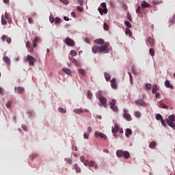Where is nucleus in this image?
Masks as SVG:
<instances>
[{
  "mask_svg": "<svg viewBox=\"0 0 175 175\" xmlns=\"http://www.w3.org/2000/svg\"><path fill=\"white\" fill-rule=\"evenodd\" d=\"M85 157H84V156H81V157H80V161H81V162H85Z\"/></svg>",
  "mask_w": 175,
  "mask_h": 175,
  "instance_id": "59",
  "label": "nucleus"
},
{
  "mask_svg": "<svg viewBox=\"0 0 175 175\" xmlns=\"http://www.w3.org/2000/svg\"><path fill=\"white\" fill-rule=\"evenodd\" d=\"M90 162L88 160H85V162H83L85 166H90Z\"/></svg>",
  "mask_w": 175,
  "mask_h": 175,
  "instance_id": "45",
  "label": "nucleus"
},
{
  "mask_svg": "<svg viewBox=\"0 0 175 175\" xmlns=\"http://www.w3.org/2000/svg\"><path fill=\"white\" fill-rule=\"evenodd\" d=\"M70 54H71L72 57H76L77 55V52H76V51H75V50H72L70 51Z\"/></svg>",
  "mask_w": 175,
  "mask_h": 175,
  "instance_id": "37",
  "label": "nucleus"
},
{
  "mask_svg": "<svg viewBox=\"0 0 175 175\" xmlns=\"http://www.w3.org/2000/svg\"><path fill=\"white\" fill-rule=\"evenodd\" d=\"M6 42L7 43H12V38L10 37H7Z\"/></svg>",
  "mask_w": 175,
  "mask_h": 175,
  "instance_id": "49",
  "label": "nucleus"
},
{
  "mask_svg": "<svg viewBox=\"0 0 175 175\" xmlns=\"http://www.w3.org/2000/svg\"><path fill=\"white\" fill-rule=\"evenodd\" d=\"M142 6L138 5L135 10L136 13H137L139 14H142Z\"/></svg>",
  "mask_w": 175,
  "mask_h": 175,
  "instance_id": "29",
  "label": "nucleus"
},
{
  "mask_svg": "<svg viewBox=\"0 0 175 175\" xmlns=\"http://www.w3.org/2000/svg\"><path fill=\"white\" fill-rule=\"evenodd\" d=\"M96 97L98 98V99L103 98V96H102V92L100 90H98L97 92H96Z\"/></svg>",
  "mask_w": 175,
  "mask_h": 175,
  "instance_id": "22",
  "label": "nucleus"
},
{
  "mask_svg": "<svg viewBox=\"0 0 175 175\" xmlns=\"http://www.w3.org/2000/svg\"><path fill=\"white\" fill-rule=\"evenodd\" d=\"M5 106H6V107H7L8 109H9V107H10V106H12V103H11V102L7 103L6 105H5Z\"/></svg>",
  "mask_w": 175,
  "mask_h": 175,
  "instance_id": "53",
  "label": "nucleus"
},
{
  "mask_svg": "<svg viewBox=\"0 0 175 175\" xmlns=\"http://www.w3.org/2000/svg\"><path fill=\"white\" fill-rule=\"evenodd\" d=\"M149 53H150L151 57H154V55H155V50H154V49H152V48L149 49Z\"/></svg>",
  "mask_w": 175,
  "mask_h": 175,
  "instance_id": "30",
  "label": "nucleus"
},
{
  "mask_svg": "<svg viewBox=\"0 0 175 175\" xmlns=\"http://www.w3.org/2000/svg\"><path fill=\"white\" fill-rule=\"evenodd\" d=\"M129 76L130 77V81L131 83H133V77H132V74L131 72H129Z\"/></svg>",
  "mask_w": 175,
  "mask_h": 175,
  "instance_id": "56",
  "label": "nucleus"
},
{
  "mask_svg": "<svg viewBox=\"0 0 175 175\" xmlns=\"http://www.w3.org/2000/svg\"><path fill=\"white\" fill-rule=\"evenodd\" d=\"M78 3L81 6H83V5H84V1L83 0H78Z\"/></svg>",
  "mask_w": 175,
  "mask_h": 175,
  "instance_id": "52",
  "label": "nucleus"
},
{
  "mask_svg": "<svg viewBox=\"0 0 175 175\" xmlns=\"http://www.w3.org/2000/svg\"><path fill=\"white\" fill-rule=\"evenodd\" d=\"M148 43L150 47L154 46V39L151 37H148L147 38Z\"/></svg>",
  "mask_w": 175,
  "mask_h": 175,
  "instance_id": "16",
  "label": "nucleus"
},
{
  "mask_svg": "<svg viewBox=\"0 0 175 175\" xmlns=\"http://www.w3.org/2000/svg\"><path fill=\"white\" fill-rule=\"evenodd\" d=\"M59 1L62 3H64V5H69V1H68V0H59Z\"/></svg>",
  "mask_w": 175,
  "mask_h": 175,
  "instance_id": "42",
  "label": "nucleus"
},
{
  "mask_svg": "<svg viewBox=\"0 0 175 175\" xmlns=\"http://www.w3.org/2000/svg\"><path fill=\"white\" fill-rule=\"evenodd\" d=\"M3 61L7 64V65L9 66L10 65V59L8 56L3 57Z\"/></svg>",
  "mask_w": 175,
  "mask_h": 175,
  "instance_id": "19",
  "label": "nucleus"
},
{
  "mask_svg": "<svg viewBox=\"0 0 175 175\" xmlns=\"http://www.w3.org/2000/svg\"><path fill=\"white\" fill-rule=\"evenodd\" d=\"M159 107H161L162 109H167V106L165 105L162 101L159 102Z\"/></svg>",
  "mask_w": 175,
  "mask_h": 175,
  "instance_id": "32",
  "label": "nucleus"
},
{
  "mask_svg": "<svg viewBox=\"0 0 175 175\" xmlns=\"http://www.w3.org/2000/svg\"><path fill=\"white\" fill-rule=\"evenodd\" d=\"M75 169L77 173H81V168L77 164H75Z\"/></svg>",
  "mask_w": 175,
  "mask_h": 175,
  "instance_id": "26",
  "label": "nucleus"
},
{
  "mask_svg": "<svg viewBox=\"0 0 175 175\" xmlns=\"http://www.w3.org/2000/svg\"><path fill=\"white\" fill-rule=\"evenodd\" d=\"M77 10L79 12H83V8H82V7L77 6Z\"/></svg>",
  "mask_w": 175,
  "mask_h": 175,
  "instance_id": "57",
  "label": "nucleus"
},
{
  "mask_svg": "<svg viewBox=\"0 0 175 175\" xmlns=\"http://www.w3.org/2000/svg\"><path fill=\"white\" fill-rule=\"evenodd\" d=\"M125 33L128 36H132V31H131V29H129V28H126Z\"/></svg>",
  "mask_w": 175,
  "mask_h": 175,
  "instance_id": "28",
  "label": "nucleus"
},
{
  "mask_svg": "<svg viewBox=\"0 0 175 175\" xmlns=\"http://www.w3.org/2000/svg\"><path fill=\"white\" fill-rule=\"evenodd\" d=\"M15 92H16V94H23V88L16 87Z\"/></svg>",
  "mask_w": 175,
  "mask_h": 175,
  "instance_id": "20",
  "label": "nucleus"
},
{
  "mask_svg": "<svg viewBox=\"0 0 175 175\" xmlns=\"http://www.w3.org/2000/svg\"><path fill=\"white\" fill-rule=\"evenodd\" d=\"M83 137H84V139H88V137H90V134L85 133L83 134Z\"/></svg>",
  "mask_w": 175,
  "mask_h": 175,
  "instance_id": "48",
  "label": "nucleus"
},
{
  "mask_svg": "<svg viewBox=\"0 0 175 175\" xmlns=\"http://www.w3.org/2000/svg\"><path fill=\"white\" fill-rule=\"evenodd\" d=\"M58 111H59V113H66V110L62 107H59Z\"/></svg>",
  "mask_w": 175,
  "mask_h": 175,
  "instance_id": "36",
  "label": "nucleus"
},
{
  "mask_svg": "<svg viewBox=\"0 0 175 175\" xmlns=\"http://www.w3.org/2000/svg\"><path fill=\"white\" fill-rule=\"evenodd\" d=\"M124 24L128 28H132V25H131V23L128 21H124Z\"/></svg>",
  "mask_w": 175,
  "mask_h": 175,
  "instance_id": "35",
  "label": "nucleus"
},
{
  "mask_svg": "<svg viewBox=\"0 0 175 175\" xmlns=\"http://www.w3.org/2000/svg\"><path fill=\"white\" fill-rule=\"evenodd\" d=\"M85 42H86V43H90V38H85Z\"/></svg>",
  "mask_w": 175,
  "mask_h": 175,
  "instance_id": "63",
  "label": "nucleus"
},
{
  "mask_svg": "<svg viewBox=\"0 0 175 175\" xmlns=\"http://www.w3.org/2000/svg\"><path fill=\"white\" fill-rule=\"evenodd\" d=\"M146 89L147 90H151V88H152V85H151V84H150V83H146Z\"/></svg>",
  "mask_w": 175,
  "mask_h": 175,
  "instance_id": "44",
  "label": "nucleus"
},
{
  "mask_svg": "<svg viewBox=\"0 0 175 175\" xmlns=\"http://www.w3.org/2000/svg\"><path fill=\"white\" fill-rule=\"evenodd\" d=\"M49 21L51 23V24H53V23H54V17L50 16Z\"/></svg>",
  "mask_w": 175,
  "mask_h": 175,
  "instance_id": "55",
  "label": "nucleus"
},
{
  "mask_svg": "<svg viewBox=\"0 0 175 175\" xmlns=\"http://www.w3.org/2000/svg\"><path fill=\"white\" fill-rule=\"evenodd\" d=\"M85 111V113H89L90 111L88 109H74V113L76 114H83V112Z\"/></svg>",
  "mask_w": 175,
  "mask_h": 175,
  "instance_id": "12",
  "label": "nucleus"
},
{
  "mask_svg": "<svg viewBox=\"0 0 175 175\" xmlns=\"http://www.w3.org/2000/svg\"><path fill=\"white\" fill-rule=\"evenodd\" d=\"M124 113H123V117L126 120V121H132V117L129 113H128V110L124 109L123 110Z\"/></svg>",
  "mask_w": 175,
  "mask_h": 175,
  "instance_id": "8",
  "label": "nucleus"
},
{
  "mask_svg": "<svg viewBox=\"0 0 175 175\" xmlns=\"http://www.w3.org/2000/svg\"><path fill=\"white\" fill-rule=\"evenodd\" d=\"M141 7L142 9H146V8H151V5L146 1H141Z\"/></svg>",
  "mask_w": 175,
  "mask_h": 175,
  "instance_id": "13",
  "label": "nucleus"
},
{
  "mask_svg": "<svg viewBox=\"0 0 175 175\" xmlns=\"http://www.w3.org/2000/svg\"><path fill=\"white\" fill-rule=\"evenodd\" d=\"M158 91V85L157 84H154L152 85V94H155Z\"/></svg>",
  "mask_w": 175,
  "mask_h": 175,
  "instance_id": "24",
  "label": "nucleus"
},
{
  "mask_svg": "<svg viewBox=\"0 0 175 175\" xmlns=\"http://www.w3.org/2000/svg\"><path fill=\"white\" fill-rule=\"evenodd\" d=\"M8 36L6 35H3L2 37H1V40H3V42H5V40H6Z\"/></svg>",
  "mask_w": 175,
  "mask_h": 175,
  "instance_id": "51",
  "label": "nucleus"
},
{
  "mask_svg": "<svg viewBox=\"0 0 175 175\" xmlns=\"http://www.w3.org/2000/svg\"><path fill=\"white\" fill-rule=\"evenodd\" d=\"M132 73L133 75H136V68H135V66L132 67Z\"/></svg>",
  "mask_w": 175,
  "mask_h": 175,
  "instance_id": "50",
  "label": "nucleus"
},
{
  "mask_svg": "<svg viewBox=\"0 0 175 175\" xmlns=\"http://www.w3.org/2000/svg\"><path fill=\"white\" fill-rule=\"evenodd\" d=\"M165 85L167 88H171V90H173V85H170V81L166 80L165 81Z\"/></svg>",
  "mask_w": 175,
  "mask_h": 175,
  "instance_id": "18",
  "label": "nucleus"
},
{
  "mask_svg": "<svg viewBox=\"0 0 175 175\" xmlns=\"http://www.w3.org/2000/svg\"><path fill=\"white\" fill-rule=\"evenodd\" d=\"M98 10L101 16H103V10L102 8H98Z\"/></svg>",
  "mask_w": 175,
  "mask_h": 175,
  "instance_id": "47",
  "label": "nucleus"
},
{
  "mask_svg": "<svg viewBox=\"0 0 175 175\" xmlns=\"http://www.w3.org/2000/svg\"><path fill=\"white\" fill-rule=\"evenodd\" d=\"M39 157V154L38 153H33L30 156L31 159H35V158H38Z\"/></svg>",
  "mask_w": 175,
  "mask_h": 175,
  "instance_id": "33",
  "label": "nucleus"
},
{
  "mask_svg": "<svg viewBox=\"0 0 175 175\" xmlns=\"http://www.w3.org/2000/svg\"><path fill=\"white\" fill-rule=\"evenodd\" d=\"M101 6H102V8H103V9H105L107 7V5H106V3H101Z\"/></svg>",
  "mask_w": 175,
  "mask_h": 175,
  "instance_id": "60",
  "label": "nucleus"
},
{
  "mask_svg": "<svg viewBox=\"0 0 175 175\" xmlns=\"http://www.w3.org/2000/svg\"><path fill=\"white\" fill-rule=\"evenodd\" d=\"M174 121H175V116L174 115H171L168 117V119H166V123L170 128H172V129H174L175 131V124H174Z\"/></svg>",
  "mask_w": 175,
  "mask_h": 175,
  "instance_id": "4",
  "label": "nucleus"
},
{
  "mask_svg": "<svg viewBox=\"0 0 175 175\" xmlns=\"http://www.w3.org/2000/svg\"><path fill=\"white\" fill-rule=\"evenodd\" d=\"M92 132V128L91 126H89L87 130V133L90 135Z\"/></svg>",
  "mask_w": 175,
  "mask_h": 175,
  "instance_id": "43",
  "label": "nucleus"
},
{
  "mask_svg": "<svg viewBox=\"0 0 175 175\" xmlns=\"http://www.w3.org/2000/svg\"><path fill=\"white\" fill-rule=\"evenodd\" d=\"M110 83H111V88L113 90H116V88H117V83H116V78H113L111 80Z\"/></svg>",
  "mask_w": 175,
  "mask_h": 175,
  "instance_id": "15",
  "label": "nucleus"
},
{
  "mask_svg": "<svg viewBox=\"0 0 175 175\" xmlns=\"http://www.w3.org/2000/svg\"><path fill=\"white\" fill-rule=\"evenodd\" d=\"M78 71L79 72V73H81V75H82V76H84V75H85V71L83 69L79 68Z\"/></svg>",
  "mask_w": 175,
  "mask_h": 175,
  "instance_id": "39",
  "label": "nucleus"
},
{
  "mask_svg": "<svg viewBox=\"0 0 175 175\" xmlns=\"http://www.w3.org/2000/svg\"><path fill=\"white\" fill-rule=\"evenodd\" d=\"M156 146H157V142H152L149 144V147L150 148H152V150H154V148H155Z\"/></svg>",
  "mask_w": 175,
  "mask_h": 175,
  "instance_id": "27",
  "label": "nucleus"
},
{
  "mask_svg": "<svg viewBox=\"0 0 175 175\" xmlns=\"http://www.w3.org/2000/svg\"><path fill=\"white\" fill-rule=\"evenodd\" d=\"M28 23H29V24H33V20L31 18H29Z\"/></svg>",
  "mask_w": 175,
  "mask_h": 175,
  "instance_id": "54",
  "label": "nucleus"
},
{
  "mask_svg": "<svg viewBox=\"0 0 175 175\" xmlns=\"http://www.w3.org/2000/svg\"><path fill=\"white\" fill-rule=\"evenodd\" d=\"M95 136L96 137H101V139H107L106 135H105L103 133H99L98 131L95 133Z\"/></svg>",
  "mask_w": 175,
  "mask_h": 175,
  "instance_id": "14",
  "label": "nucleus"
},
{
  "mask_svg": "<svg viewBox=\"0 0 175 175\" xmlns=\"http://www.w3.org/2000/svg\"><path fill=\"white\" fill-rule=\"evenodd\" d=\"M156 120H157V121H159V120L162 121L163 120L162 115L157 113L156 115Z\"/></svg>",
  "mask_w": 175,
  "mask_h": 175,
  "instance_id": "31",
  "label": "nucleus"
},
{
  "mask_svg": "<svg viewBox=\"0 0 175 175\" xmlns=\"http://www.w3.org/2000/svg\"><path fill=\"white\" fill-rule=\"evenodd\" d=\"M104 77L107 81H110V79H111L110 75L107 72H104Z\"/></svg>",
  "mask_w": 175,
  "mask_h": 175,
  "instance_id": "21",
  "label": "nucleus"
},
{
  "mask_svg": "<svg viewBox=\"0 0 175 175\" xmlns=\"http://www.w3.org/2000/svg\"><path fill=\"white\" fill-rule=\"evenodd\" d=\"M96 44H100V46L96 45L92 48V51L94 54H107L110 53V43L105 42V40L98 38L94 40Z\"/></svg>",
  "mask_w": 175,
  "mask_h": 175,
  "instance_id": "1",
  "label": "nucleus"
},
{
  "mask_svg": "<svg viewBox=\"0 0 175 175\" xmlns=\"http://www.w3.org/2000/svg\"><path fill=\"white\" fill-rule=\"evenodd\" d=\"M89 167H94V169H98V165H96V163L94 161H90L89 163Z\"/></svg>",
  "mask_w": 175,
  "mask_h": 175,
  "instance_id": "17",
  "label": "nucleus"
},
{
  "mask_svg": "<svg viewBox=\"0 0 175 175\" xmlns=\"http://www.w3.org/2000/svg\"><path fill=\"white\" fill-rule=\"evenodd\" d=\"M170 23L171 24H175V19L174 18H172L170 21Z\"/></svg>",
  "mask_w": 175,
  "mask_h": 175,
  "instance_id": "62",
  "label": "nucleus"
},
{
  "mask_svg": "<svg viewBox=\"0 0 175 175\" xmlns=\"http://www.w3.org/2000/svg\"><path fill=\"white\" fill-rule=\"evenodd\" d=\"M59 23H61V18L56 17L55 18V24H59Z\"/></svg>",
  "mask_w": 175,
  "mask_h": 175,
  "instance_id": "38",
  "label": "nucleus"
},
{
  "mask_svg": "<svg viewBox=\"0 0 175 175\" xmlns=\"http://www.w3.org/2000/svg\"><path fill=\"white\" fill-rule=\"evenodd\" d=\"M1 24L2 25H6V24H8V22H6V20H5V18L3 17V15L1 18Z\"/></svg>",
  "mask_w": 175,
  "mask_h": 175,
  "instance_id": "34",
  "label": "nucleus"
},
{
  "mask_svg": "<svg viewBox=\"0 0 175 175\" xmlns=\"http://www.w3.org/2000/svg\"><path fill=\"white\" fill-rule=\"evenodd\" d=\"M5 17L6 19L9 18V15L8 14V12L5 13Z\"/></svg>",
  "mask_w": 175,
  "mask_h": 175,
  "instance_id": "64",
  "label": "nucleus"
},
{
  "mask_svg": "<svg viewBox=\"0 0 175 175\" xmlns=\"http://www.w3.org/2000/svg\"><path fill=\"white\" fill-rule=\"evenodd\" d=\"M161 125H163V126H166V123H165V120H163V119H162L161 120Z\"/></svg>",
  "mask_w": 175,
  "mask_h": 175,
  "instance_id": "58",
  "label": "nucleus"
},
{
  "mask_svg": "<svg viewBox=\"0 0 175 175\" xmlns=\"http://www.w3.org/2000/svg\"><path fill=\"white\" fill-rule=\"evenodd\" d=\"M103 28H104V29H105V31H108L109 30V25H107V23H105L103 25Z\"/></svg>",
  "mask_w": 175,
  "mask_h": 175,
  "instance_id": "40",
  "label": "nucleus"
},
{
  "mask_svg": "<svg viewBox=\"0 0 175 175\" xmlns=\"http://www.w3.org/2000/svg\"><path fill=\"white\" fill-rule=\"evenodd\" d=\"M39 42H40V38L36 36L35 38L33 40V46L31 45V42H29V41H27L26 42V47L27 49H29V50H30V51L31 53H33V49H35V47H36L38 43H39Z\"/></svg>",
  "mask_w": 175,
  "mask_h": 175,
  "instance_id": "2",
  "label": "nucleus"
},
{
  "mask_svg": "<svg viewBox=\"0 0 175 175\" xmlns=\"http://www.w3.org/2000/svg\"><path fill=\"white\" fill-rule=\"evenodd\" d=\"M135 117H137V118H139L141 116L140 112L136 111L135 113Z\"/></svg>",
  "mask_w": 175,
  "mask_h": 175,
  "instance_id": "46",
  "label": "nucleus"
},
{
  "mask_svg": "<svg viewBox=\"0 0 175 175\" xmlns=\"http://www.w3.org/2000/svg\"><path fill=\"white\" fill-rule=\"evenodd\" d=\"M116 155L118 158H126V159H128L131 157V154H129V152L128 151H122L121 150H117Z\"/></svg>",
  "mask_w": 175,
  "mask_h": 175,
  "instance_id": "3",
  "label": "nucleus"
},
{
  "mask_svg": "<svg viewBox=\"0 0 175 175\" xmlns=\"http://www.w3.org/2000/svg\"><path fill=\"white\" fill-rule=\"evenodd\" d=\"M26 61L29 63V65H30V66H33V65H35V62H36V59H35L33 56L29 55L26 58Z\"/></svg>",
  "mask_w": 175,
  "mask_h": 175,
  "instance_id": "5",
  "label": "nucleus"
},
{
  "mask_svg": "<svg viewBox=\"0 0 175 175\" xmlns=\"http://www.w3.org/2000/svg\"><path fill=\"white\" fill-rule=\"evenodd\" d=\"M103 13H105V14H107V12H108L107 8H104V9L103 10Z\"/></svg>",
  "mask_w": 175,
  "mask_h": 175,
  "instance_id": "61",
  "label": "nucleus"
},
{
  "mask_svg": "<svg viewBox=\"0 0 175 175\" xmlns=\"http://www.w3.org/2000/svg\"><path fill=\"white\" fill-rule=\"evenodd\" d=\"M131 135H132V131L129 129H127L126 130L125 136L126 137H129V136H131Z\"/></svg>",
  "mask_w": 175,
  "mask_h": 175,
  "instance_id": "23",
  "label": "nucleus"
},
{
  "mask_svg": "<svg viewBox=\"0 0 175 175\" xmlns=\"http://www.w3.org/2000/svg\"><path fill=\"white\" fill-rule=\"evenodd\" d=\"M103 107H107V99L105 97H101L98 99Z\"/></svg>",
  "mask_w": 175,
  "mask_h": 175,
  "instance_id": "11",
  "label": "nucleus"
},
{
  "mask_svg": "<svg viewBox=\"0 0 175 175\" xmlns=\"http://www.w3.org/2000/svg\"><path fill=\"white\" fill-rule=\"evenodd\" d=\"M135 104L137 105V106H147V103L144 101V99H138L135 100Z\"/></svg>",
  "mask_w": 175,
  "mask_h": 175,
  "instance_id": "9",
  "label": "nucleus"
},
{
  "mask_svg": "<svg viewBox=\"0 0 175 175\" xmlns=\"http://www.w3.org/2000/svg\"><path fill=\"white\" fill-rule=\"evenodd\" d=\"M118 131H120V126L118 124H115L114 128H112V133H113V136H115V137L117 136V132H118Z\"/></svg>",
  "mask_w": 175,
  "mask_h": 175,
  "instance_id": "10",
  "label": "nucleus"
},
{
  "mask_svg": "<svg viewBox=\"0 0 175 175\" xmlns=\"http://www.w3.org/2000/svg\"><path fill=\"white\" fill-rule=\"evenodd\" d=\"M63 72H64L66 75H72V71L69 68H63Z\"/></svg>",
  "mask_w": 175,
  "mask_h": 175,
  "instance_id": "25",
  "label": "nucleus"
},
{
  "mask_svg": "<svg viewBox=\"0 0 175 175\" xmlns=\"http://www.w3.org/2000/svg\"><path fill=\"white\" fill-rule=\"evenodd\" d=\"M116 103H117L116 99H112L111 102L110 103V109H111L113 111L117 112L118 111V107L116 105Z\"/></svg>",
  "mask_w": 175,
  "mask_h": 175,
  "instance_id": "6",
  "label": "nucleus"
},
{
  "mask_svg": "<svg viewBox=\"0 0 175 175\" xmlns=\"http://www.w3.org/2000/svg\"><path fill=\"white\" fill-rule=\"evenodd\" d=\"M88 96L90 99H92V92L90 90L88 91Z\"/></svg>",
  "mask_w": 175,
  "mask_h": 175,
  "instance_id": "41",
  "label": "nucleus"
},
{
  "mask_svg": "<svg viewBox=\"0 0 175 175\" xmlns=\"http://www.w3.org/2000/svg\"><path fill=\"white\" fill-rule=\"evenodd\" d=\"M64 43L67 44V46H70V47H73L75 46V40H72L70 38H67L64 40Z\"/></svg>",
  "mask_w": 175,
  "mask_h": 175,
  "instance_id": "7",
  "label": "nucleus"
}]
</instances>
